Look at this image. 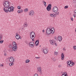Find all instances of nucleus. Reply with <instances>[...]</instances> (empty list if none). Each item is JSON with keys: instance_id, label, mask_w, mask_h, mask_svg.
<instances>
[{"instance_id": "1", "label": "nucleus", "mask_w": 76, "mask_h": 76, "mask_svg": "<svg viewBox=\"0 0 76 76\" xmlns=\"http://www.w3.org/2000/svg\"><path fill=\"white\" fill-rule=\"evenodd\" d=\"M3 4L5 7V8H4L3 10L6 13H8V11L11 12L14 11V8L13 7L10 6V4L9 1H5L3 3Z\"/></svg>"}, {"instance_id": "2", "label": "nucleus", "mask_w": 76, "mask_h": 76, "mask_svg": "<svg viewBox=\"0 0 76 76\" xmlns=\"http://www.w3.org/2000/svg\"><path fill=\"white\" fill-rule=\"evenodd\" d=\"M30 37L31 39H32V41H34V38L35 37V34L34 31H32L30 33Z\"/></svg>"}, {"instance_id": "3", "label": "nucleus", "mask_w": 76, "mask_h": 76, "mask_svg": "<svg viewBox=\"0 0 76 76\" xmlns=\"http://www.w3.org/2000/svg\"><path fill=\"white\" fill-rule=\"evenodd\" d=\"M12 45H13V47H12V50L13 51H16V50L18 49L17 44H16L15 42H13L12 43Z\"/></svg>"}, {"instance_id": "4", "label": "nucleus", "mask_w": 76, "mask_h": 76, "mask_svg": "<svg viewBox=\"0 0 76 76\" xmlns=\"http://www.w3.org/2000/svg\"><path fill=\"white\" fill-rule=\"evenodd\" d=\"M43 53L46 54H47L48 53V50H47V48H42V49Z\"/></svg>"}, {"instance_id": "5", "label": "nucleus", "mask_w": 76, "mask_h": 76, "mask_svg": "<svg viewBox=\"0 0 76 76\" xmlns=\"http://www.w3.org/2000/svg\"><path fill=\"white\" fill-rule=\"evenodd\" d=\"M51 28H48L46 30V33L48 35H50L51 34Z\"/></svg>"}, {"instance_id": "6", "label": "nucleus", "mask_w": 76, "mask_h": 76, "mask_svg": "<svg viewBox=\"0 0 76 76\" xmlns=\"http://www.w3.org/2000/svg\"><path fill=\"white\" fill-rule=\"evenodd\" d=\"M46 9L48 11H50L51 9V4H49L47 7Z\"/></svg>"}, {"instance_id": "7", "label": "nucleus", "mask_w": 76, "mask_h": 76, "mask_svg": "<svg viewBox=\"0 0 76 76\" xmlns=\"http://www.w3.org/2000/svg\"><path fill=\"white\" fill-rule=\"evenodd\" d=\"M9 60L10 62L13 63V62H15V58H14L13 57H10V58L9 59Z\"/></svg>"}, {"instance_id": "8", "label": "nucleus", "mask_w": 76, "mask_h": 76, "mask_svg": "<svg viewBox=\"0 0 76 76\" xmlns=\"http://www.w3.org/2000/svg\"><path fill=\"white\" fill-rule=\"evenodd\" d=\"M54 12H58V7H54L53 8Z\"/></svg>"}, {"instance_id": "9", "label": "nucleus", "mask_w": 76, "mask_h": 76, "mask_svg": "<svg viewBox=\"0 0 76 76\" xmlns=\"http://www.w3.org/2000/svg\"><path fill=\"white\" fill-rule=\"evenodd\" d=\"M37 70L38 72L40 73V74H42V69H41V67H38L37 68Z\"/></svg>"}, {"instance_id": "10", "label": "nucleus", "mask_w": 76, "mask_h": 76, "mask_svg": "<svg viewBox=\"0 0 76 76\" xmlns=\"http://www.w3.org/2000/svg\"><path fill=\"white\" fill-rule=\"evenodd\" d=\"M51 33L52 34H53L54 33V32H55L54 28H52L51 29Z\"/></svg>"}, {"instance_id": "11", "label": "nucleus", "mask_w": 76, "mask_h": 76, "mask_svg": "<svg viewBox=\"0 0 76 76\" xmlns=\"http://www.w3.org/2000/svg\"><path fill=\"white\" fill-rule=\"evenodd\" d=\"M34 14V11L33 10H31L30 11V12L29 15H31V16H32Z\"/></svg>"}, {"instance_id": "12", "label": "nucleus", "mask_w": 76, "mask_h": 76, "mask_svg": "<svg viewBox=\"0 0 76 76\" xmlns=\"http://www.w3.org/2000/svg\"><path fill=\"white\" fill-rule=\"evenodd\" d=\"M18 33H16V36H15V38L17 39H19V34H18Z\"/></svg>"}, {"instance_id": "13", "label": "nucleus", "mask_w": 76, "mask_h": 76, "mask_svg": "<svg viewBox=\"0 0 76 76\" xmlns=\"http://www.w3.org/2000/svg\"><path fill=\"white\" fill-rule=\"evenodd\" d=\"M64 58V53H62L61 55V59L62 60H63Z\"/></svg>"}, {"instance_id": "14", "label": "nucleus", "mask_w": 76, "mask_h": 76, "mask_svg": "<svg viewBox=\"0 0 76 76\" xmlns=\"http://www.w3.org/2000/svg\"><path fill=\"white\" fill-rule=\"evenodd\" d=\"M58 39L59 41H62V37L61 36H59L58 37Z\"/></svg>"}, {"instance_id": "15", "label": "nucleus", "mask_w": 76, "mask_h": 76, "mask_svg": "<svg viewBox=\"0 0 76 76\" xmlns=\"http://www.w3.org/2000/svg\"><path fill=\"white\" fill-rule=\"evenodd\" d=\"M50 16H51V17H53V18H55L56 16V15L54 14H50Z\"/></svg>"}, {"instance_id": "16", "label": "nucleus", "mask_w": 76, "mask_h": 76, "mask_svg": "<svg viewBox=\"0 0 76 76\" xmlns=\"http://www.w3.org/2000/svg\"><path fill=\"white\" fill-rule=\"evenodd\" d=\"M35 44L36 45V46H37L38 45V44H39V41L38 40H37L36 41Z\"/></svg>"}, {"instance_id": "17", "label": "nucleus", "mask_w": 76, "mask_h": 76, "mask_svg": "<svg viewBox=\"0 0 76 76\" xmlns=\"http://www.w3.org/2000/svg\"><path fill=\"white\" fill-rule=\"evenodd\" d=\"M54 42V41L52 40L50 41V43L51 44H52V45H54V43H55Z\"/></svg>"}, {"instance_id": "18", "label": "nucleus", "mask_w": 76, "mask_h": 76, "mask_svg": "<svg viewBox=\"0 0 76 76\" xmlns=\"http://www.w3.org/2000/svg\"><path fill=\"white\" fill-rule=\"evenodd\" d=\"M29 46L31 48H33L34 47V45L29 44Z\"/></svg>"}, {"instance_id": "19", "label": "nucleus", "mask_w": 76, "mask_h": 76, "mask_svg": "<svg viewBox=\"0 0 76 76\" xmlns=\"http://www.w3.org/2000/svg\"><path fill=\"white\" fill-rule=\"evenodd\" d=\"M69 61V66H72V65H71V64H73V62L72 61V62L70 61Z\"/></svg>"}, {"instance_id": "20", "label": "nucleus", "mask_w": 76, "mask_h": 76, "mask_svg": "<svg viewBox=\"0 0 76 76\" xmlns=\"http://www.w3.org/2000/svg\"><path fill=\"white\" fill-rule=\"evenodd\" d=\"M3 38V35L2 34H0V41L2 40Z\"/></svg>"}, {"instance_id": "21", "label": "nucleus", "mask_w": 76, "mask_h": 76, "mask_svg": "<svg viewBox=\"0 0 76 76\" xmlns=\"http://www.w3.org/2000/svg\"><path fill=\"white\" fill-rule=\"evenodd\" d=\"M13 65H14V63H13V62L10 63L9 64L10 66H13Z\"/></svg>"}, {"instance_id": "22", "label": "nucleus", "mask_w": 76, "mask_h": 76, "mask_svg": "<svg viewBox=\"0 0 76 76\" xmlns=\"http://www.w3.org/2000/svg\"><path fill=\"white\" fill-rule=\"evenodd\" d=\"M28 8H26L24 10V12H28Z\"/></svg>"}, {"instance_id": "23", "label": "nucleus", "mask_w": 76, "mask_h": 76, "mask_svg": "<svg viewBox=\"0 0 76 76\" xmlns=\"http://www.w3.org/2000/svg\"><path fill=\"white\" fill-rule=\"evenodd\" d=\"M30 61H29V60L27 59L26 61V63H29Z\"/></svg>"}, {"instance_id": "24", "label": "nucleus", "mask_w": 76, "mask_h": 76, "mask_svg": "<svg viewBox=\"0 0 76 76\" xmlns=\"http://www.w3.org/2000/svg\"><path fill=\"white\" fill-rule=\"evenodd\" d=\"M29 44H33V45H34L35 44L33 42H30Z\"/></svg>"}, {"instance_id": "25", "label": "nucleus", "mask_w": 76, "mask_h": 76, "mask_svg": "<svg viewBox=\"0 0 76 76\" xmlns=\"http://www.w3.org/2000/svg\"><path fill=\"white\" fill-rule=\"evenodd\" d=\"M55 12L56 13L55 14L56 16V15H59V12Z\"/></svg>"}, {"instance_id": "26", "label": "nucleus", "mask_w": 76, "mask_h": 76, "mask_svg": "<svg viewBox=\"0 0 76 76\" xmlns=\"http://www.w3.org/2000/svg\"><path fill=\"white\" fill-rule=\"evenodd\" d=\"M25 42L26 43V44H29V42H28L26 40L25 41Z\"/></svg>"}, {"instance_id": "27", "label": "nucleus", "mask_w": 76, "mask_h": 76, "mask_svg": "<svg viewBox=\"0 0 76 76\" xmlns=\"http://www.w3.org/2000/svg\"><path fill=\"white\" fill-rule=\"evenodd\" d=\"M18 9H21V7H20V6H18Z\"/></svg>"}, {"instance_id": "28", "label": "nucleus", "mask_w": 76, "mask_h": 76, "mask_svg": "<svg viewBox=\"0 0 76 76\" xmlns=\"http://www.w3.org/2000/svg\"><path fill=\"white\" fill-rule=\"evenodd\" d=\"M54 54L55 55H56L57 56V55L58 54V53L57 52H55L54 53Z\"/></svg>"}, {"instance_id": "29", "label": "nucleus", "mask_w": 76, "mask_h": 76, "mask_svg": "<svg viewBox=\"0 0 76 76\" xmlns=\"http://www.w3.org/2000/svg\"><path fill=\"white\" fill-rule=\"evenodd\" d=\"M3 42H4V40H1L0 41V43L1 44H2V43H3Z\"/></svg>"}, {"instance_id": "30", "label": "nucleus", "mask_w": 76, "mask_h": 76, "mask_svg": "<svg viewBox=\"0 0 76 76\" xmlns=\"http://www.w3.org/2000/svg\"><path fill=\"white\" fill-rule=\"evenodd\" d=\"M44 4L45 6V7H46V2H45V1H44Z\"/></svg>"}, {"instance_id": "31", "label": "nucleus", "mask_w": 76, "mask_h": 76, "mask_svg": "<svg viewBox=\"0 0 76 76\" xmlns=\"http://www.w3.org/2000/svg\"><path fill=\"white\" fill-rule=\"evenodd\" d=\"M73 3H76V0H73Z\"/></svg>"}, {"instance_id": "32", "label": "nucleus", "mask_w": 76, "mask_h": 76, "mask_svg": "<svg viewBox=\"0 0 76 76\" xmlns=\"http://www.w3.org/2000/svg\"><path fill=\"white\" fill-rule=\"evenodd\" d=\"M73 48L74 50H76V46H73Z\"/></svg>"}, {"instance_id": "33", "label": "nucleus", "mask_w": 76, "mask_h": 76, "mask_svg": "<svg viewBox=\"0 0 76 76\" xmlns=\"http://www.w3.org/2000/svg\"><path fill=\"white\" fill-rule=\"evenodd\" d=\"M65 74H66V73H65V72H64V73H63V74H62V76H65L64 75H65Z\"/></svg>"}, {"instance_id": "34", "label": "nucleus", "mask_w": 76, "mask_h": 76, "mask_svg": "<svg viewBox=\"0 0 76 76\" xmlns=\"http://www.w3.org/2000/svg\"><path fill=\"white\" fill-rule=\"evenodd\" d=\"M68 6H66L64 7V8L65 9H67V8H68Z\"/></svg>"}, {"instance_id": "35", "label": "nucleus", "mask_w": 76, "mask_h": 76, "mask_svg": "<svg viewBox=\"0 0 76 76\" xmlns=\"http://www.w3.org/2000/svg\"><path fill=\"white\" fill-rule=\"evenodd\" d=\"M12 44H10V45H9V47L10 48H12Z\"/></svg>"}, {"instance_id": "36", "label": "nucleus", "mask_w": 76, "mask_h": 76, "mask_svg": "<svg viewBox=\"0 0 76 76\" xmlns=\"http://www.w3.org/2000/svg\"><path fill=\"white\" fill-rule=\"evenodd\" d=\"M65 76H68V75H67V72H65V74H64Z\"/></svg>"}, {"instance_id": "37", "label": "nucleus", "mask_w": 76, "mask_h": 76, "mask_svg": "<svg viewBox=\"0 0 76 76\" xmlns=\"http://www.w3.org/2000/svg\"><path fill=\"white\" fill-rule=\"evenodd\" d=\"M18 13H20V10H18Z\"/></svg>"}, {"instance_id": "38", "label": "nucleus", "mask_w": 76, "mask_h": 76, "mask_svg": "<svg viewBox=\"0 0 76 76\" xmlns=\"http://www.w3.org/2000/svg\"><path fill=\"white\" fill-rule=\"evenodd\" d=\"M34 76H38V74H35Z\"/></svg>"}, {"instance_id": "39", "label": "nucleus", "mask_w": 76, "mask_h": 76, "mask_svg": "<svg viewBox=\"0 0 76 76\" xmlns=\"http://www.w3.org/2000/svg\"><path fill=\"white\" fill-rule=\"evenodd\" d=\"M20 11L21 13H22V12H23V10H20Z\"/></svg>"}, {"instance_id": "40", "label": "nucleus", "mask_w": 76, "mask_h": 76, "mask_svg": "<svg viewBox=\"0 0 76 76\" xmlns=\"http://www.w3.org/2000/svg\"><path fill=\"white\" fill-rule=\"evenodd\" d=\"M74 12L75 14L76 15V10H75L74 11Z\"/></svg>"}, {"instance_id": "41", "label": "nucleus", "mask_w": 76, "mask_h": 76, "mask_svg": "<svg viewBox=\"0 0 76 76\" xmlns=\"http://www.w3.org/2000/svg\"><path fill=\"white\" fill-rule=\"evenodd\" d=\"M36 58H37V59H39V58H40V57H36Z\"/></svg>"}, {"instance_id": "42", "label": "nucleus", "mask_w": 76, "mask_h": 76, "mask_svg": "<svg viewBox=\"0 0 76 76\" xmlns=\"http://www.w3.org/2000/svg\"><path fill=\"white\" fill-rule=\"evenodd\" d=\"M74 63H73L72 64H71L70 65V66H72L74 65Z\"/></svg>"}, {"instance_id": "43", "label": "nucleus", "mask_w": 76, "mask_h": 76, "mask_svg": "<svg viewBox=\"0 0 76 76\" xmlns=\"http://www.w3.org/2000/svg\"><path fill=\"white\" fill-rule=\"evenodd\" d=\"M73 16L74 18H76V15L75 14H73Z\"/></svg>"}, {"instance_id": "44", "label": "nucleus", "mask_w": 76, "mask_h": 76, "mask_svg": "<svg viewBox=\"0 0 76 76\" xmlns=\"http://www.w3.org/2000/svg\"><path fill=\"white\" fill-rule=\"evenodd\" d=\"M0 66H1V67H2V66H3V65L2 64H1L0 65Z\"/></svg>"}, {"instance_id": "45", "label": "nucleus", "mask_w": 76, "mask_h": 76, "mask_svg": "<svg viewBox=\"0 0 76 76\" xmlns=\"http://www.w3.org/2000/svg\"><path fill=\"white\" fill-rule=\"evenodd\" d=\"M61 65H59L58 66V67H59V68H60V67H61Z\"/></svg>"}, {"instance_id": "46", "label": "nucleus", "mask_w": 76, "mask_h": 76, "mask_svg": "<svg viewBox=\"0 0 76 76\" xmlns=\"http://www.w3.org/2000/svg\"><path fill=\"white\" fill-rule=\"evenodd\" d=\"M54 38L56 40H57V37H54Z\"/></svg>"}, {"instance_id": "47", "label": "nucleus", "mask_w": 76, "mask_h": 76, "mask_svg": "<svg viewBox=\"0 0 76 76\" xmlns=\"http://www.w3.org/2000/svg\"><path fill=\"white\" fill-rule=\"evenodd\" d=\"M71 20L72 21H73V18H71Z\"/></svg>"}, {"instance_id": "48", "label": "nucleus", "mask_w": 76, "mask_h": 76, "mask_svg": "<svg viewBox=\"0 0 76 76\" xmlns=\"http://www.w3.org/2000/svg\"><path fill=\"white\" fill-rule=\"evenodd\" d=\"M53 61H56V59L55 58H53Z\"/></svg>"}, {"instance_id": "49", "label": "nucleus", "mask_w": 76, "mask_h": 76, "mask_svg": "<svg viewBox=\"0 0 76 76\" xmlns=\"http://www.w3.org/2000/svg\"><path fill=\"white\" fill-rule=\"evenodd\" d=\"M69 61H68V63H67V64H68V65H69Z\"/></svg>"}, {"instance_id": "50", "label": "nucleus", "mask_w": 76, "mask_h": 76, "mask_svg": "<svg viewBox=\"0 0 76 76\" xmlns=\"http://www.w3.org/2000/svg\"><path fill=\"white\" fill-rule=\"evenodd\" d=\"M19 39H21V37H19Z\"/></svg>"}, {"instance_id": "51", "label": "nucleus", "mask_w": 76, "mask_h": 76, "mask_svg": "<svg viewBox=\"0 0 76 76\" xmlns=\"http://www.w3.org/2000/svg\"><path fill=\"white\" fill-rule=\"evenodd\" d=\"M55 45H56V46H57V45L56 43H55Z\"/></svg>"}, {"instance_id": "52", "label": "nucleus", "mask_w": 76, "mask_h": 76, "mask_svg": "<svg viewBox=\"0 0 76 76\" xmlns=\"http://www.w3.org/2000/svg\"><path fill=\"white\" fill-rule=\"evenodd\" d=\"M4 55L5 56H7L6 54L4 53Z\"/></svg>"}, {"instance_id": "53", "label": "nucleus", "mask_w": 76, "mask_h": 76, "mask_svg": "<svg viewBox=\"0 0 76 76\" xmlns=\"http://www.w3.org/2000/svg\"><path fill=\"white\" fill-rule=\"evenodd\" d=\"M25 25H26V26H28V25L26 24H25Z\"/></svg>"}, {"instance_id": "54", "label": "nucleus", "mask_w": 76, "mask_h": 76, "mask_svg": "<svg viewBox=\"0 0 76 76\" xmlns=\"http://www.w3.org/2000/svg\"><path fill=\"white\" fill-rule=\"evenodd\" d=\"M42 32H45V31H44V30H42Z\"/></svg>"}, {"instance_id": "55", "label": "nucleus", "mask_w": 76, "mask_h": 76, "mask_svg": "<svg viewBox=\"0 0 76 76\" xmlns=\"http://www.w3.org/2000/svg\"><path fill=\"white\" fill-rule=\"evenodd\" d=\"M24 26H25V27H26V24H24Z\"/></svg>"}, {"instance_id": "56", "label": "nucleus", "mask_w": 76, "mask_h": 76, "mask_svg": "<svg viewBox=\"0 0 76 76\" xmlns=\"http://www.w3.org/2000/svg\"><path fill=\"white\" fill-rule=\"evenodd\" d=\"M63 50H65V48H64Z\"/></svg>"}, {"instance_id": "57", "label": "nucleus", "mask_w": 76, "mask_h": 76, "mask_svg": "<svg viewBox=\"0 0 76 76\" xmlns=\"http://www.w3.org/2000/svg\"><path fill=\"white\" fill-rule=\"evenodd\" d=\"M43 2H44V1H43Z\"/></svg>"}, {"instance_id": "58", "label": "nucleus", "mask_w": 76, "mask_h": 76, "mask_svg": "<svg viewBox=\"0 0 76 76\" xmlns=\"http://www.w3.org/2000/svg\"><path fill=\"white\" fill-rule=\"evenodd\" d=\"M40 47H41V45H40V46H39Z\"/></svg>"}]
</instances>
